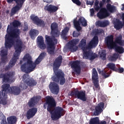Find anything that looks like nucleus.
Instances as JSON below:
<instances>
[{"label":"nucleus","mask_w":124,"mask_h":124,"mask_svg":"<svg viewBox=\"0 0 124 124\" xmlns=\"http://www.w3.org/2000/svg\"><path fill=\"white\" fill-rule=\"evenodd\" d=\"M7 34L5 36V47L6 49H10L15 44V49L16 50L14 56L10 61L8 65L4 68L5 71H8L11 69L19 59V56L21 54V50L23 48V42L22 40L17 39L15 41V38H18L20 36L21 31L19 29H13L12 26L10 25H8L7 28Z\"/></svg>","instance_id":"nucleus-1"},{"label":"nucleus","mask_w":124,"mask_h":124,"mask_svg":"<svg viewBox=\"0 0 124 124\" xmlns=\"http://www.w3.org/2000/svg\"><path fill=\"white\" fill-rule=\"evenodd\" d=\"M62 62V56L60 55L55 60L53 63V71L54 75L51 79L53 82H50L48 85V88L51 93L53 94H58L60 93V86L57 83H59L60 86H63L65 84L64 73L62 70H58L60 68Z\"/></svg>","instance_id":"nucleus-2"},{"label":"nucleus","mask_w":124,"mask_h":124,"mask_svg":"<svg viewBox=\"0 0 124 124\" xmlns=\"http://www.w3.org/2000/svg\"><path fill=\"white\" fill-rule=\"evenodd\" d=\"M57 102L52 96L46 97V101L44 104V109H46L47 112L51 114V118L53 121H58L65 114V111L62 107H56Z\"/></svg>","instance_id":"nucleus-3"},{"label":"nucleus","mask_w":124,"mask_h":124,"mask_svg":"<svg viewBox=\"0 0 124 124\" xmlns=\"http://www.w3.org/2000/svg\"><path fill=\"white\" fill-rule=\"evenodd\" d=\"M58 29V24L56 22L52 23L51 25V30L53 38L47 35L45 36V41L47 45L46 50L50 55H55L56 45L58 44V40L56 37L60 36V31Z\"/></svg>","instance_id":"nucleus-4"},{"label":"nucleus","mask_w":124,"mask_h":124,"mask_svg":"<svg viewBox=\"0 0 124 124\" xmlns=\"http://www.w3.org/2000/svg\"><path fill=\"white\" fill-rule=\"evenodd\" d=\"M122 39L123 36L120 34L116 38L114 42V35H110L105 38L106 44L108 49L114 48L116 53L124 54V48L122 46H124V41Z\"/></svg>","instance_id":"nucleus-5"},{"label":"nucleus","mask_w":124,"mask_h":124,"mask_svg":"<svg viewBox=\"0 0 124 124\" xmlns=\"http://www.w3.org/2000/svg\"><path fill=\"white\" fill-rule=\"evenodd\" d=\"M106 7L107 9L106 8H101L99 12L97 14V16L99 19H100V20L109 17L110 16V13H109V12L113 13V12H115V10H116V7H115V6H112L110 3H108ZM108 11H109V12Z\"/></svg>","instance_id":"nucleus-6"},{"label":"nucleus","mask_w":124,"mask_h":124,"mask_svg":"<svg viewBox=\"0 0 124 124\" xmlns=\"http://www.w3.org/2000/svg\"><path fill=\"white\" fill-rule=\"evenodd\" d=\"M27 59V63H24L21 66V71L25 73H31L32 72L36 67V64L31 61V57L30 55H26Z\"/></svg>","instance_id":"nucleus-7"},{"label":"nucleus","mask_w":124,"mask_h":124,"mask_svg":"<svg viewBox=\"0 0 124 124\" xmlns=\"http://www.w3.org/2000/svg\"><path fill=\"white\" fill-rule=\"evenodd\" d=\"M74 26L77 31H74L73 33V37H78L80 35V33L79 31L82 30V28L80 26L82 25V27H87V20L83 17H80L78 20L77 19H74Z\"/></svg>","instance_id":"nucleus-8"},{"label":"nucleus","mask_w":124,"mask_h":124,"mask_svg":"<svg viewBox=\"0 0 124 124\" xmlns=\"http://www.w3.org/2000/svg\"><path fill=\"white\" fill-rule=\"evenodd\" d=\"M13 1H15L16 5L13 7L11 10V17L14 16V15H15L17 12H18L20 9L23 7V5L25 1H26V0H7L8 3H12Z\"/></svg>","instance_id":"nucleus-9"},{"label":"nucleus","mask_w":124,"mask_h":124,"mask_svg":"<svg viewBox=\"0 0 124 124\" xmlns=\"http://www.w3.org/2000/svg\"><path fill=\"white\" fill-rule=\"evenodd\" d=\"M71 96H75L76 98L79 99L82 101L85 102L87 100V98L86 96V91H79L78 90H75L72 91L70 93Z\"/></svg>","instance_id":"nucleus-10"},{"label":"nucleus","mask_w":124,"mask_h":124,"mask_svg":"<svg viewBox=\"0 0 124 124\" xmlns=\"http://www.w3.org/2000/svg\"><path fill=\"white\" fill-rule=\"evenodd\" d=\"M23 80L28 86V87H32L37 85V81L36 80L33 79L32 78H30L28 74H24L23 76Z\"/></svg>","instance_id":"nucleus-11"},{"label":"nucleus","mask_w":124,"mask_h":124,"mask_svg":"<svg viewBox=\"0 0 124 124\" xmlns=\"http://www.w3.org/2000/svg\"><path fill=\"white\" fill-rule=\"evenodd\" d=\"M92 79L94 86L96 89L100 90V86H99V80H98V74L95 68L93 69Z\"/></svg>","instance_id":"nucleus-12"},{"label":"nucleus","mask_w":124,"mask_h":124,"mask_svg":"<svg viewBox=\"0 0 124 124\" xmlns=\"http://www.w3.org/2000/svg\"><path fill=\"white\" fill-rule=\"evenodd\" d=\"M81 61L79 60H76L70 62L71 67L73 68V71L78 75L81 73Z\"/></svg>","instance_id":"nucleus-13"},{"label":"nucleus","mask_w":124,"mask_h":124,"mask_svg":"<svg viewBox=\"0 0 124 124\" xmlns=\"http://www.w3.org/2000/svg\"><path fill=\"white\" fill-rule=\"evenodd\" d=\"M30 19L32 21L33 23L37 26H40V27H42L44 28L45 27V21L43 20L40 19L38 16H36L34 14H31L30 16Z\"/></svg>","instance_id":"nucleus-14"},{"label":"nucleus","mask_w":124,"mask_h":124,"mask_svg":"<svg viewBox=\"0 0 124 124\" xmlns=\"http://www.w3.org/2000/svg\"><path fill=\"white\" fill-rule=\"evenodd\" d=\"M87 49H88V47H84L83 49L84 57L86 60L89 59L90 61H93L98 57L96 53H93V51L90 50L87 51Z\"/></svg>","instance_id":"nucleus-15"},{"label":"nucleus","mask_w":124,"mask_h":124,"mask_svg":"<svg viewBox=\"0 0 124 124\" xmlns=\"http://www.w3.org/2000/svg\"><path fill=\"white\" fill-rule=\"evenodd\" d=\"M79 41L80 39H75L69 42V49H70L71 52H76L78 50V46L76 45L79 43Z\"/></svg>","instance_id":"nucleus-16"},{"label":"nucleus","mask_w":124,"mask_h":124,"mask_svg":"<svg viewBox=\"0 0 124 124\" xmlns=\"http://www.w3.org/2000/svg\"><path fill=\"white\" fill-rule=\"evenodd\" d=\"M14 77L13 72H8L4 74H0V78L2 79L3 82H9L10 79H12Z\"/></svg>","instance_id":"nucleus-17"},{"label":"nucleus","mask_w":124,"mask_h":124,"mask_svg":"<svg viewBox=\"0 0 124 124\" xmlns=\"http://www.w3.org/2000/svg\"><path fill=\"white\" fill-rule=\"evenodd\" d=\"M37 113V108H32L29 109L26 113V118L28 120L33 118L35 116V114Z\"/></svg>","instance_id":"nucleus-18"},{"label":"nucleus","mask_w":124,"mask_h":124,"mask_svg":"<svg viewBox=\"0 0 124 124\" xmlns=\"http://www.w3.org/2000/svg\"><path fill=\"white\" fill-rule=\"evenodd\" d=\"M40 98H41L40 96H33L31 98L28 102V105L29 107H34L35 104H37V103H38V101H39V99H40Z\"/></svg>","instance_id":"nucleus-19"},{"label":"nucleus","mask_w":124,"mask_h":124,"mask_svg":"<svg viewBox=\"0 0 124 124\" xmlns=\"http://www.w3.org/2000/svg\"><path fill=\"white\" fill-rule=\"evenodd\" d=\"M104 108V103L100 102L97 106L95 108V111H94V115L95 116H99L100 114H101Z\"/></svg>","instance_id":"nucleus-20"},{"label":"nucleus","mask_w":124,"mask_h":124,"mask_svg":"<svg viewBox=\"0 0 124 124\" xmlns=\"http://www.w3.org/2000/svg\"><path fill=\"white\" fill-rule=\"evenodd\" d=\"M58 9H59L58 7L52 4H50L49 5L47 4L44 7V10L48 11V12H50V13H55Z\"/></svg>","instance_id":"nucleus-21"},{"label":"nucleus","mask_w":124,"mask_h":124,"mask_svg":"<svg viewBox=\"0 0 124 124\" xmlns=\"http://www.w3.org/2000/svg\"><path fill=\"white\" fill-rule=\"evenodd\" d=\"M0 104H2V105L7 104V94H6L2 91H0Z\"/></svg>","instance_id":"nucleus-22"},{"label":"nucleus","mask_w":124,"mask_h":124,"mask_svg":"<svg viewBox=\"0 0 124 124\" xmlns=\"http://www.w3.org/2000/svg\"><path fill=\"white\" fill-rule=\"evenodd\" d=\"M37 43L38 46L42 50H45V49H46V45L44 43V39L42 36H38L37 37Z\"/></svg>","instance_id":"nucleus-23"},{"label":"nucleus","mask_w":124,"mask_h":124,"mask_svg":"<svg viewBox=\"0 0 124 124\" xmlns=\"http://www.w3.org/2000/svg\"><path fill=\"white\" fill-rule=\"evenodd\" d=\"M110 22L108 20H98L95 22V25L96 27H99L100 28H105L107 26H109Z\"/></svg>","instance_id":"nucleus-24"},{"label":"nucleus","mask_w":124,"mask_h":124,"mask_svg":"<svg viewBox=\"0 0 124 124\" xmlns=\"http://www.w3.org/2000/svg\"><path fill=\"white\" fill-rule=\"evenodd\" d=\"M98 44V36H94L89 44V47L90 48H93L96 47Z\"/></svg>","instance_id":"nucleus-25"},{"label":"nucleus","mask_w":124,"mask_h":124,"mask_svg":"<svg viewBox=\"0 0 124 124\" xmlns=\"http://www.w3.org/2000/svg\"><path fill=\"white\" fill-rule=\"evenodd\" d=\"M10 93H12L14 95H19L21 93V89L17 86H12L11 88Z\"/></svg>","instance_id":"nucleus-26"},{"label":"nucleus","mask_w":124,"mask_h":124,"mask_svg":"<svg viewBox=\"0 0 124 124\" xmlns=\"http://www.w3.org/2000/svg\"><path fill=\"white\" fill-rule=\"evenodd\" d=\"M106 121H101L99 122V118L98 117H94L90 120L89 124H106Z\"/></svg>","instance_id":"nucleus-27"},{"label":"nucleus","mask_w":124,"mask_h":124,"mask_svg":"<svg viewBox=\"0 0 124 124\" xmlns=\"http://www.w3.org/2000/svg\"><path fill=\"white\" fill-rule=\"evenodd\" d=\"M47 53L46 52H42L40 53L39 57L36 59L35 62L34 63H35L36 66V64H39L40 62L42 61V60L45 58L46 56Z\"/></svg>","instance_id":"nucleus-28"},{"label":"nucleus","mask_w":124,"mask_h":124,"mask_svg":"<svg viewBox=\"0 0 124 124\" xmlns=\"http://www.w3.org/2000/svg\"><path fill=\"white\" fill-rule=\"evenodd\" d=\"M2 91L4 93L7 94V93H10L11 91V87L9 84H4L2 86Z\"/></svg>","instance_id":"nucleus-29"},{"label":"nucleus","mask_w":124,"mask_h":124,"mask_svg":"<svg viewBox=\"0 0 124 124\" xmlns=\"http://www.w3.org/2000/svg\"><path fill=\"white\" fill-rule=\"evenodd\" d=\"M29 34L31 38L34 40L35 37L39 34V31L36 29H32L30 31Z\"/></svg>","instance_id":"nucleus-30"},{"label":"nucleus","mask_w":124,"mask_h":124,"mask_svg":"<svg viewBox=\"0 0 124 124\" xmlns=\"http://www.w3.org/2000/svg\"><path fill=\"white\" fill-rule=\"evenodd\" d=\"M0 53L1 62L4 63L5 62H6V61H7V51L5 49H2L0 51Z\"/></svg>","instance_id":"nucleus-31"},{"label":"nucleus","mask_w":124,"mask_h":124,"mask_svg":"<svg viewBox=\"0 0 124 124\" xmlns=\"http://www.w3.org/2000/svg\"><path fill=\"white\" fill-rule=\"evenodd\" d=\"M8 124H15L17 123V117L15 116H11L7 118Z\"/></svg>","instance_id":"nucleus-32"},{"label":"nucleus","mask_w":124,"mask_h":124,"mask_svg":"<svg viewBox=\"0 0 124 124\" xmlns=\"http://www.w3.org/2000/svg\"><path fill=\"white\" fill-rule=\"evenodd\" d=\"M68 31H69V28H68V27L65 28L62 31L61 36L64 40H67V37H66V34H67Z\"/></svg>","instance_id":"nucleus-33"},{"label":"nucleus","mask_w":124,"mask_h":124,"mask_svg":"<svg viewBox=\"0 0 124 124\" xmlns=\"http://www.w3.org/2000/svg\"><path fill=\"white\" fill-rule=\"evenodd\" d=\"M86 45H87V40L85 39H82L78 45V46L82 47V50L84 51V48H87V47H85Z\"/></svg>","instance_id":"nucleus-34"},{"label":"nucleus","mask_w":124,"mask_h":124,"mask_svg":"<svg viewBox=\"0 0 124 124\" xmlns=\"http://www.w3.org/2000/svg\"><path fill=\"white\" fill-rule=\"evenodd\" d=\"M107 67L108 68L113 70V71H116V69H117V68H116V65L113 63H108L107 64Z\"/></svg>","instance_id":"nucleus-35"},{"label":"nucleus","mask_w":124,"mask_h":124,"mask_svg":"<svg viewBox=\"0 0 124 124\" xmlns=\"http://www.w3.org/2000/svg\"><path fill=\"white\" fill-rule=\"evenodd\" d=\"M107 56V53H106V50H102L101 54H100V57L103 61H105L106 60V56Z\"/></svg>","instance_id":"nucleus-36"},{"label":"nucleus","mask_w":124,"mask_h":124,"mask_svg":"<svg viewBox=\"0 0 124 124\" xmlns=\"http://www.w3.org/2000/svg\"><path fill=\"white\" fill-rule=\"evenodd\" d=\"M12 25L14 28H18L21 26V22L17 20H14L12 22Z\"/></svg>","instance_id":"nucleus-37"},{"label":"nucleus","mask_w":124,"mask_h":124,"mask_svg":"<svg viewBox=\"0 0 124 124\" xmlns=\"http://www.w3.org/2000/svg\"><path fill=\"white\" fill-rule=\"evenodd\" d=\"M119 55L117 53H114L113 54L112 56L110 57V60L111 62H114V61H116L117 59H118Z\"/></svg>","instance_id":"nucleus-38"},{"label":"nucleus","mask_w":124,"mask_h":124,"mask_svg":"<svg viewBox=\"0 0 124 124\" xmlns=\"http://www.w3.org/2000/svg\"><path fill=\"white\" fill-rule=\"evenodd\" d=\"M71 0L73 2V3H75V4H77V5H78V6H80L81 4H82V3L80 1V0Z\"/></svg>","instance_id":"nucleus-39"},{"label":"nucleus","mask_w":124,"mask_h":124,"mask_svg":"<svg viewBox=\"0 0 124 124\" xmlns=\"http://www.w3.org/2000/svg\"><path fill=\"white\" fill-rule=\"evenodd\" d=\"M102 75L105 78H108L110 76V74H109V73H106L105 71H102Z\"/></svg>","instance_id":"nucleus-40"},{"label":"nucleus","mask_w":124,"mask_h":124,"mask_svg":"<svg viewBox=\"0 0 124 124\" xmlns=\"http://www.w3.org/2000/svg\"><path fill=\"white\" fill-rule=\"evenodd\" d=\"M103 30H102V29H97L95 31H94V33L96 35L97 34H101V33H102V32H103Z\"/></svg>","instance_id":"nucleus-41"},{"label":"nucleus","mask_w":124,"mask_h":124,"mask_svg":"<svg viewBox=\"0 0 124 124\" xmlns=\"http://www.w3.org/2000/svg\"><path fill=\"white\" fill-rule=\"evenodd\" d=\"M28 87H29V86L25 84L24 83H22L20 85V88L21 90H22L23 91L24 90H27L28 89Z\"/></svg>","instance_id":"nucleus-42"},{"label":"nucleus","mask_w":124,"mask_h":124,"mask_svg":"<svg viewBox=\"0 0 124 124\" xmlns=\"http://www.w3.org/2000/svg\"><path fill=\"white\" fill-rule=\"evenodd\" d=\"M124 71V68H116L115 70V72H118L119 73H123Z\"/></svg>","instance_id":"nucleus-43"},{"label":"nucleus","mask_w":124,"mask_h":124,"mask_svg":"<svg viewBox=\"0 0 124 124\" xmlns=\"http://www.w3.org/2000/svg\"><path fill=\"white\" fill-rule=\"evenodd\" d=\"M94 8L95 11H97V12H98L100 9H101V8L99 5L98 6H94Z\"/></svg>","instance_id":"nucleus-44"},{"label":"nucleus","mask_w":124,"mask_h":124,"mask_svg":"<svg viewBox=\"0 0 124 124\" xmlns=\"http://www.w3.org/2000/svg\"><path fill=\"white\" fill-rule=\"evenodd\" d=\"M29 29V26H28V25L25 24L23 27V31H27Z\"/></svg>","instance_id":"nucleus-45"},{"label":"nucleus","mask_w":124,"mask_h":124,"mask_svg":"<svg viewBox=\"0 0 124 124\" xmlns=\"http://www.w3.org/2000/svg\"><path fill=\"white\" fill-rule=\"evenodd\" d=\"M1 124H7L6 123V118H3L1 121Z\"/></svg>","instance_id":"nucleus-46"},{"label":"nucleus","mask_w":124,"mask_h":124,"mask_svg":"<svg viewBox=\"0 0 124 124\" xmlns=\"http://www.w3.org/2000/svg\"><path fill=\"white\" fill-rule=\"evenodd\" d=\"M90 13L91 16H93V15H94V10L93 9V8L90 9Z\"/></svg>","instance_id":"nucleus-47"},{"label":"nucleus","mask_w":124,"mask_h":124,"mask_svg":"<svg viewBox=\"0 0 124 124\" xmlns=\"http://www.w3.org/2000/svg\"><path fill=\"white\" fill-rule=\"evenodd\" d=\"M86 4L87 5H93V1H91L87 0L86 2Z\"/></svg>","instance_id":"nucleus-48"},{"label":"nucleus","mask_w":124,"mask_h":124,"mask_svg":"<svg viewBox=\"0 0 124 124\" xmlns=\"http://www.w3.org/2000/svg\"><path fill=\"white\" fill-rule=\"evenodd\" d=\"M99 3V1L96 0V1L94 2V6H98Z\"/></svg>","instance_id":"nucleus-49"},{"label":"nucleus","mask_w":124,"mask_h":124,"mask_svg":"<svg viewBox=\"0 0 124 124\" xmlns=\"http://www.w3.org/2000/svg\"><path fill=\"white\" fill-rule=\"evenodd\" d=\"M105 4H104L102 1H100L99 3V5H100V7L101 8V7H102V6H103V5H104Z\"/></svg>","instance_id":"nucleus-50"},{"label":"nucleus","mask_w":124,"mask_h":124,"mask_svg":"<svg viewBox=\"0 0 124 124\" xmlns=\"http://www.w3.org/2000/svg\"><path fill=\"white\" fill-rule=\"evenodd\" d=\"M122 20L124 23V13H123L122 15Z\"/></svg>","instance_id":"nucleus-51"},{"label":"nucleus","mask_w":124,"mask_h":124,"mask_svg":"<svg viewBox=\"0 0 124 124\" xmlns=\"http://www.w3.org/2000/svg\"><path fill=\"white\" fill-rule=\"evenodd\" d=\"M121 10H122V11H124V4H122V7L121 8Z\"/></svg>","instance_id":"nucleus-52"},{"label":"nucleus","mask_w":124,"mask_h":124,"mask_svg":"<svg viewBox=\"0 0 124 124\" xmlns=\"http://www.w3.org/2000/svg\"><path fill=\"white\" fill-rule=\"evenodd\" d=\"M98 72H99V74H100L101 73V70L100 69L97 68Z\"/></svg>","instance_id":"nucleus-53"},{"label":"nucleus","mask_w":124,"mask_h":124,"mask_svg":"<svg viewBox=\"0 0 124 124\" xmlns=\"http://www.w3.org/2000/svg\"><path fill=\"white\" fill-rule=\"evenodd\" d=\"M106 2V0H102V2L104 4H105V2Z\"/></svg>","instance_id":"nucleus-54"},{"label":"nucleus","mask_w":124,"mask_h":124,"mask_svg":"<svg viewBox=\"0 0 124 124\" xmlns=\"http://www.w3.org/2000/svg\"><path fill=\"white\" fill-rule=\"evenodd\" d=\"M19 63H20V64H22V63H23V61L20 60V62H19Z\"/></svg>","instance_id":"nucleus-55"},{"label":"nucleus","mask_w":124,"mask_h":124,"mask_svg":"<svg viewBox=\"0 0 124 124\" xmlns=\"http://www.w3.org/2000/svg\"><path fill=\"white\" fill-rule=\"evenodd\" d=\"M6 13L7 14H8V13H9V10H6Z\"/></svg>","instance_id":"nucleus-56"},{"label":"nucleus","mask_w":124,"mask_h":124,"mask_svg":"<svg viewBox=\"0 0 124 124\" xmlns=\"http://www.w3.org/2000/svg\"><path fill=\"white\" fill-rule=\"evenodd\" d=\"M107 2H110V0H107Z\"/></svg>","instance_id":"nucleus-57"},{"label":"nucleus","mask_w":124,"mask_h":124,"mask_svg":"<svg viewBox=\"0 0 124 124\" xmlns=\"http://www.w3.org/2000/svg\"><path fill=\"white\" fill-rule=\"evenodd\" d=\"M116 116H119V113L116 112Z\"/></svg>","instance_id":"nucleus-58"},{"label":"nucleus","mask_w":124,"mask_h":124,"mask_svg":"<svg viewBox=\"0 0 124 124\" xmlns=\"http://www.w3.org/2000/svg\"><path fill=\"white\" fill-rule=\"evenodd\" d=\"M0 64H1V63H0Z\"/></svg>","instance_id":"nucleus-59"},{"label":"nucleus","mask_w":124,"mask_h":124,"mask_svg":"<svg viewBox=\"0 0 124 124\" xmlns=\"http://www.w3.org/2000/svg\"><path fill=\"white\" fill-rule=\"evenodd\" d=\"M0 29H1V28H0Z\"/></svg>","instance_id":"nucleus-60"},{"label":"nucleus","mask_w":124,"mask_h":124,"mask_svg":"<svg viewBox=\"0 0 124 124\" xmlns=\"http://www.w3.org/2000/svg\"><path fill=\"white\" fill-rule=\"evenodd\" d=\"M118 123H117V124H118Z\"/></svg>","instance_id":"nucleus-61"}]
</instances>
